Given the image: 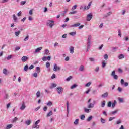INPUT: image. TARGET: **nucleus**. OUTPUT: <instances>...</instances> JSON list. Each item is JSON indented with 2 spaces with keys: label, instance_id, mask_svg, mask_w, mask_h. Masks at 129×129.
Wrapping results in <instances>:
<instances>
[{
  "label": "nucleus",
  "instance_id": "obj_1",
  "mask_svg": "<svg viewBox=\"0 0 129 129\" xmlns=\"http://www.w3.org/2000/svg\"><path fill=\"white\" fill-rule=\"evenodd\" d=\"M95 103H96V102L95 101V100H93V103H90L88 105V108H93V107H94V105H95Z\"/></svg>",
  "mask_w": 129,
  "mask_h": 129
},
{
  "label": "nucleus",
  "instance_id": "obj_2",
  "mask_svg": "<svg viewBox=\"0 0 129 129\" xmlns=\"http://www.w3.org/2000/svg\"><path fill=\"white\" fill-rule=\"evenodd\" d=\"M56 90L59 94H61L63 93V91H64V89H63V88L61 87H59L56 88Z\"/></svg>",
  "mask_w": 129,
  "mask_h": 129
},
{
  "label": "nucleus",
  "instance_id": "obj_3",
  "mask_svg": "<svg viewBox=\"0 0 129 129\" xmlns=\"http://www.w3.org/2000/svg\"><path fill=\"white\" fill-rule=\"evenodd\" d=\"M60 70H61V68L60 67H58L57 64H55L53 68V71L57 72V71H60Z\"/></svg>",
  "mask_w": 129,
  "mask_h": 129
},
{
  "label": "nucleus",
  "instance_id": "obj_4",
  "mask_svg": "<svg viewBox=\"0 0 129 129\" xmlns=\"http://www.w3.org/2000/svg\"><path fill=\"white\" fill-rule=\"evenodd\" d=\"M54 23H55V22L54 21L49 20L47 24H48V25H49L50 28H52L53 26H54Z\"/></svg>",
  "mask_w": 129,
  "mask_h": 129
},
{
  "label": "nucleus",
  "instance_id": "obj_5",
  "mask_svg": "<svg viewBox=\"0 0 129 129\" xmlns=\"http://www.w3.org/2000/svg\"><path fill=\"white\" fill-rule=\"evenodd\" d=\"M92 19V14L90 13L87 15V21H90Z\"/></svg>",
  "mask_w": 129,
  "mask_h": 129
},
{
  "label": "nucleus",
  "instance_id": "obj_6",
  "mask_svg": "<svg viewBox=\"0 0 129 129\" xmlns=\"http://www.w3.org/2000/svg\"><path fill=\"white\" fill-rule=\"evenodd\" d=\"M28 59H29V57L25 56H23L21 58V60L22 61V62H26V61H28Z\"/></svg>",
  "mask_w": 129,
  "mask_h": 129
},
{
  "label": "nucleus",
  "instance_id": "obj_7",
  "mask_svg": "<svg viewBox=\"0 0 129 129\" xmlns=\"http://www.w3.org/2000/svg\"><path fill=\"white\" fill-rule=\"evenodd\" d=\"M26 108V104H25V102H22V106L20 108V109L21 110H24Z\"/></svg>",
  "mask_w": 129,
  "mask_h": 129
},
{
  "label": "nucleus",
  "instance_id": "obj_8",
  "mask_svg": "<svg viewBox=\"0 0 129 129\" xmlns=\"http://www.w3.org/2000/svg\"><path fill=\"white\" fill-rule=\"evenodd\" d=\"M91 39V36L89 35L88 37V48L90 47V39Z\"/></svg>",
  "mask_w": 129,
  "mask_h": 129
},
{
  "label": "nucleus",
  "instance_id": "obj_9",
  "mask_svg": "<svg viewBox=\"0 0 129 129\" xmlns=\"http://www.w3.org/2000/svg\"><path fill=\"white\" fill-rule=\"evenodd\" d=\"M79 26H80V23H78L71 25V27L73 28L74 27H79Z\"/></svg>",
  "mask_w": 129,
  "mask_h": 129
},
{
  "label": "nucleus",
  "instance_id": "obj_10",
  "mask_svg": "<svg viewBox=\"0 0 129 129\" xmlns=\"http://www.w3.org/2000/svg\"><path fill=\"white\" fill-rule=\"evenodd\" d=\"M79 71H81V72L84 71V66H83V65L80 66V67L79 69Z\"/></svg>",
  "mask_w": 129,
  "mask_h": 129
},
{
  "label": "nucleus",
  "instance_id": "obj_11",
  "mask_svg": "<svg viewBox=\"0 0 129 129\" xmlns=\"http://www.w3.org/2000/svg\"><path fill=\"white\" fill-rule=\"evenodd\" d=\"M70 52L71 54H73L74 53V47H71L70 49Z\"/></svg>",
  "mask_w": 129,
  "mask_h": 129
},
{
  "label": "nucleus",
  "instance_id": "obj_12",
  "mask_svg": "<svg viewBox=\"0 0 129 129\" xmlns=\"http://www.w3.org/2000/svg\"><path fill=\"white\" fill-rule=\"evenodd\" d=\"M67 110L68 111V113H69V102L67 101Z\"/></svg>",
  "mask_w": 129,
  "mask_h": 129
},
{
  "label": "nucleus",
  "instance_id": "obj_13",
  "mask_svg": "<svg viewBox=\"0 0 129 129\" xmlns=\"http://www.w3.org/2000/svg\"><path fill=\"white\" fill-rule=\"evenodd\" d=\"M51 115H53V111H50L49 113H47L46 117H49V116H51Z\"/></svg>",
  "mask_w": 129,
  "mask_h": 129
},
{
  "label": "nucleus",
  "instance_id": "obj_14",
  "mask_svg": "<svg viewBox=\"0 0 129 129\" xmlns=\"http://www.w3.org/2000/svg\"><path fill=\"white\" fill-rule=\"evenodd\" d=\"M41 50H42V47H39L37 48L36 50H35V53H39V52H40L41 51Z\"/></svg>",
  "mask_w": 129,
  "mask_h": 129
},
{
  "label": "nucleus",
  "instance_id": "obj_15",
  "mask_svg": "<svg viewBox=\"0 0 129 129\" xmlns=\"http://www.w3.org/2000/svg\"><path fill=\"white\" fill-rule=\"evenodd\" d=\"M118 58L120 60H121V59H124V55L122 54H120V55L118 56Z\"/></svg>",
  "mask_w": 129,
  "mask_h": 129
},
{
  "label": "nucleus",
  "instance_id": "obj_16",
  "mask_svg": "<svg viewBox=\"0 0 129 129\" xmlns=\"http://www.w3.org/2000/svg\"><path fill=\"white\" fill-rule=\"evenodd\" d=\"M13 127V124H8L7 125L6 129H10Z\"/></svg>",
  "mask_w": 129,
  "mask_h": 129
},
{
  "label": "nucleus",
  "instance_id": "obj_17",
  "mask_svg": "<svg viewBox=\"0 0 129 129\" xmlns=\"http://www.w3.org/2000/svg\"><path fill=\"white\" fill-rule=\"evenodd\" d=\"M40 71H41V68H40L39 67H36V72H37L38 74H39Z\"/></svg>",
  "mask_w": 129,
  "mask_h": 129
},
{
  "label": "nucleus",
  "instance_id": "obj_18",
  "mask_svg": "<svg viewBox=\"0 0 129 129\" xmlns=\"http://www.w3.org/2000/svg\"><path fill=\"white\" fill-rule=\"evenodd\" d=\"M25 123L27 125H30V124H31V120L26 121Z\"/></svg>",
  "mask_w": 129,
  "mask_h": 129
},
{
  "label": "nucleus",
  "instance_id": "obj_19",
  "mask_svg": "<svg viewBox=\"0 0 129 129\" xmlns=\"http://www.w3.org/2000/svg\"><path fill=\"white\" fill-rule=\"evenodd\" d=\"M36 96L37 98H39L40 96H41V94L40 93V91H38L36 93Z\"/></svg>",
  "mask_w": 129,
  "mask_h": 129
},
{
  "label": "nucleus",
  "instance_id": "obj_20",
  "mask_svg": "<svg viewBox=\"0 0 129 129\" xmlns=\"http://www.w3.org/2000/svg\"><path fill=\"white\" fill-rule=\"evenodd\" d=\"M79 122V119H77L74 121V124H75L76 125H77V124H78Z\"/></svg>",
  "mask_w": 129,
  "mask_h": 129
},
{
  "label": "nucleus",
  "instance_id": "obj_21",
  "mask_svg": "<svg viewBox=\"0 0 129 129\" xmlns=\"http://www.w3.org/2000/svg\"><path fill=\"white\" fill-rule=\"evenodd\" d=\"M108 96V93H105L104 94L102 95V97H106Z\"/></svg>",
  "mask_w": 129,
  "mask_h": 129
},
{
  "label": "nucleus",
  "instance_id": "obj_22",
  "mask_svg": "<svg viewBox=\"0 0 129 129\" xmlns=\"http://www.w3.org/2000/svg\"><path fill=\"white\" fill-rule=\"evenodd\" d=\"M45 55H50V52L49 51V50L48 49H45Z\"/></svg>",
  "mask_w": 129,
  "mask_h": 129
},
{
  "label": "nucleus",
  "instance_id": "obj_23",
  "mask_svg": "<svg viewBox=\"0 0 129 129\" xmlns=\"http://www.w3.org/2000/svg\"><path fill=\"white\" fill-rule=\"evenodd\" d=\"M70 35H71V36H75V35H76V31L70 32Z\"/></svg>",
  "mask_w": 129,
  "mask_h": 129
},
{
  "label": "nucleus",
  "instance_id": "obj_24",
  "mask_svg": "<svg viewBox=\"0 0 129 129\" xmlns=\"http://www.w3.org/2000/svg\"><path fill=\"white\" fill-rule=\"evenodd\" d=\"M8 72V70L7 69H4L3 70V74H5V75H7Z\"/></svg>",
  "mask_w": 129,
  "mask_h": 129
},
{
  "label": "nucleus",
  "instance_id": "obj_25",
  "mask_svg": "<svg viewBox=\"0 0 129 129\" xmlns=\"http://www.w3.org/2000/svg\"><path fill=\"white\" fill-rule=\"evenodd\" d=\"M21 32L20 31H17L15 32L16 37H19V35H20V33Z\"/></svg>",
  "mask_w": 129,
  "mask_h": 129
},
{
  "label": "nucleus",
  "instance_id": "obj_26",
  "mask_svg": "<svg viewBox=\"0 0 129 129\" xmlns=\"http://www.w3.org/2000/svg\"><path fill=\"white\" fill-rule=\"evenodd\" d=\"M13 20H14L15 22H17V20L18 18H17V17H16V15L15 14L13 15Z\"/></svg>",
  "mask_w": 129,
  "mask_h": 129
},
{
  "label": "nucleus",
  "instance_id": "obj_27",
  "mask_svg": "<svg viewBox=\"0 0 129 129\" xmlns=\"http://www.w3.org/2000/svg\"><path fill=\"white\" fill-rule=\"evenodd\" d=\"M76 87H77V85L74 84L71 87V89H74V88H76Z\"/></svg>",
  "mask_w": 129,
  "mask_h": 129
},
{
  "label": "nucleus",
  "instance_id": "obj_28",
  "mask_svg": "<svg viewBox=\"0 0 129 129\" xmlns=\"http://www.w3.org/2000/svg\"><path fill=\"white\" fill-rule=\"evenodd\" d=\"M28 69H29V67H28V65L26 64V65L24 67V71H28Z\"/></svg>",
  "mask_w": 129,
  "mask_h": 129
},
{
  "label": "nucleus",
  "instance_id": "obj_29",
  "mask_svg": "<svg viewBox=\"0 0 129 129\" xmlns=\"http://www.w3.org/2000/svg\"><path fill=\"white\" fill-rule=\"evenodd\" d=\"M116 103H117L116 101L115 100L114 101V102L112 104V106L113 108H114V107H115V104H116Z\"/></svg>",
  "mask_w": 129,
  "mask_h": 129
},
{
  "label": "nucleus",
  "instance_id": "obj_30",
  "mask_svg": "<svg viewBox=\"0 0 129 129\" xmlns=\"http://www.w3.org/2000/svg\"><path fill=\"white\" fill-rule=\"evenodd\" d=\"M91 85V82H89L88 83H87L85 85L86 87H89V86H90V85Z\"/></svg>",
  "mask_w": 129,
  "mask_h": 129
},
{
  "label": "nucleus",
  "instance_id": "obj_31",
  "mask_svg": "<svg viewBox=\"0 0 129 129\" xmlns=\"http://www.w3.org/2000/svg\"><path fill=\"white\" fill-rule=\"evenodd\" d=\"M84 110H85V112H86L87 113H89V110H90L89 109L85 108Z\"/></svg>",
  "mask_w": 129,
  "mask_h": 129
},
{
  "label": "nucleus",
  "instance_id": "obj_32",
  "mask_svg": "<svg viewBox=\"0 0 129 129\" xmlns=\"http://www.w3.org/2000/svg\"><path fill=\"white\" fill-rule=\"evenodd\" d=\"M76 13H77V11H76L70 12L69 13V15H73V14H76Z\"/></svg>",
  "mask_w": 129,
  "mask_h": 129
},
{
  "label": "nucleus",
  "instance_id": "obj_33",
  "mask_svg": "<svg viewBox=\"0 0 129 129\" xmlns=\"http://www.w3.org/2000/svg\"><path fill=\"white\" fill-rule=\"evenodd\" d=\"M118 36H119V37L121 38V31H120V29H118Z\"/></svg>",
  "mask_w": 129,
  "mask_h": 129
},
{
  "label": "nucleus",
  "instance_id": "obj_34",
  "mask_svg": "<svg viewBox=\"0 0 129 129\" xmlns=\"http://www.w3.org/2000/svg\"><path fill=\"white\" fill-rule=\"evenodd\" d=\"M52 104H53V103H52V102L51 101H49L47 103V105L48 106H51V105H52Z\"/></svg>",
  "mask_w": 129,
  "mask_h": 129
},
{
  "label": "nucleus",
  "instance_id": "obj_35",
  "mask_svg": "<svg viewBox=\"0 0 129 129\" xmlns=\"http://www.w3.org/2000/svg\"><path fill=\"white\" fill-rule=\"evenodd\" d=\"M80 118L82 120H84V118H85V116L84 115H82L80 117Z\"/></svg>",
  "mask_w": 129,
  "mask_h": 129
},
{
  "label": "nucleus",
  "instance_id": "obj_36",
  "mask_svg": "<svg viewBox=\"0 0 129 129\" xmlns=\"http://www.w3.org/2000/svg\"><path fill=\"white\" fill-rule=\"evenodd\" d=\"M104 58L105 60H107L108 59V55L107 54H105L104 55Z\"/></svg>",
  "mask_w": 129,
  "mask_h": 129
},
{
  "label": "nucleus",
  "instance_id": "obj_37",
  "mask_svg": "<svg viewBox=\"0 0 129 129\" xmlns=\"http://www.w3.org/2000/svg\"><path fill=\"white\" fill-rule=\"evenodd\" d=\"M102 107H104L105 106V101H103V102L101 104Z\"/></svg>",
  "mask_w": 129,
  "mask_h": 129
},
{
  "label": "nucleus",
  "instance_id": "obj_38",
  "mask_svg": "<svg viewBox=\"0 0 129 129\" xmlns=\"http://www.w3.org/2000/svg\"><path fill=\"white\" fill-rule=\"evenodd\" d=\"M77 8V5H74L72 8V11H74Z\"/></svg>",
  "mask_w": 129,
  "mask_h": 129
},
{
  "label": "nucleus",
  "instance_id": "obj_39",
  "mask_svg": "<svg viewBox=\"0 0 129 129\" xmlns=\"http://www.w3.org/2000/svg\"><path fill=\"white\" fill-rule=\"evenodd\" d=\"M111 104H112L111 102H110V101L108 102V104H107L108 107H111Z\"/></svg>",
  "mask_w": 129,
  "mask_h": 129
},
{
  "label": "nucleus",
  "instance_id": "obj_40",
  "mask_svg": "<svg viewBox=\"0 0 129 129\" xmlns=\"http://www.w3.org/2000/svg\"><path fill=\"white\" fill-rule=\"evenodd\" d=\"M91 2H90L88 5V6L87 7V10H88L90 8V6H91Z\"/></svg>",
  "mask_w": 129,
  "mask_h": 129
},
{
  "label": "nucleus",
  "instance_id": "obj_41",
  "mask_svg": "<svg viewBox=\"0 0 129 129\" xmlns=\"http://www.w3.org/2000/svg\"><path fill=\"white\" fill-rule=\"evenodd\" d=\"M113 77L114 79H115L116 80L118 79V76H117V75H115L114 76H113Z\"/></svg>",
  "mask_w": 129,
  "mask_h": 129
},
{
  "label": "nucleus",
  "instance_id": "obj_42",
  "mask_svg": "<svg viewBox=\"0 0 129 129\" xmlns=\"http://www.w3.org/2000/svg\"><path fill=\"white\" fill-rule=\"evenodd\" d=\"M106 66V63L103 62L102 63V67L104 68V67H105V66Z\"/></svg>",
  "mask_w": 129,
  "mask_h": 129
},
{
  "label": "nucleus",
  "instance_id": "obj_43",
  "mask_svg": "<svg viewBox=\"0 0 129 129\" xmlns=\"http://www.w3.org/2000/svg\"><path fill=\"white\" fill-rule=\"evenodd\" d=\"M39 123H40V120H38L37 121H36L35 123V125H38Z\"/></svg>",
  "mask_w": 129,
  "mask_h": 129
},
{
  "label": "nucleus",
  "instance_id": "obj_44",
  "mask_svg": "<svg viewBox=\"0 0 129 129\" xmlns=\"http://www.w3.org/2000/svg\"><path fill=\"white\" fill-rule=\"evenodd\" d=\"M121 85H123V84H124V80L123 79H121Z\"/></svg>",
  "mask_w": 129,
  "mask_h": 129
},
{
  "label": "nucleus",
  "instance_id": "obj_45",
  "mask_svg": "<svg viewBox=\"0 0 129 129\" xmlns=\"http://www.w3.org/2000/svg\"><path fill=\"white\" fill-rule=\"evenodd\" d=\"M46 66L47 68H49V67L50 66V62H47L46 63Z\"/></svg>",
  "mask_w": 129,
  "mask_h": 129
},
{
  "label": "nucleus",
  "instance_id": "obj_46",
  "mask_svg": "<svg viewBox=\"0 0 129 129\" xmlns=\"http://www.w3.org/2000/svg\"><path fill=\"white\" fill-rule=\"evenodd\" d=\"M39 128V127L37 125H35V126H32V128H37V129H38Z\"/></svg>",
  "mask_w": 129,
  "mask_h": 129
},
{
  "label": "nucleus",
  "instance_id": "obj_47",
  "mask_svg": "<svg viewBox=\"0 0 129 129\" xmlns=\"http://www.w3.org/2000/svg\"><path fill=\"white\" fill-rule=\"evenodd\" d=\"M91 119H92V116H90L87 119V121H90V120H91Z\"/></svg>",
  "mask_w": 129,
  "mask_h": 129
},
{
  "label": "nucleus",
  "instance_id": "obj_48",
  "mask_svg": "<svg viewBox=\"0 0 129 129\" xmlns=\"http://www.w3.org/2000/svg\"><path fill=\"white\" fill-rule=\"evenodd\" d=\"M71 78H72V76H70L69 77H68L66 79L67 81H70V79H71Z\"/></svg>",
  "mask_w": 129,
  "mask_h": 129
},
{
  "label": "nucleus",
  "instance_id": "obj_49",
  "mask_svg": "<svg viewBox=\"0 0 129 129\" xmlns=\"http://www.w3.org/2000/svg\"><path fill=\"white\" fill-rule=\"evenodd\" d=\"M66 11H63L62 14H61V16H62V17H64L65 16V14H66Z\"/></svg>",
  "mask_w": 129,
  "mask_h": 129
},
{
  "label": "nucleus",
  "instance_id": "obj_50",
  "mask_svg": "<svg viewBox=\"0 0 129 129\" xmlns=\"http://www.w3.org/2000/svg\"><path fill=\"white\" fill-rule=\"evenodd\" d=\"M29 40V36L27 35L26 38L24 39V41H28Z\"/></svg>",
  "mask_w": 129,
  "mask_h": 129
},
{
  "label": "nucleus",
  "instance_id": "obj_51",
  "mask_svg": "<svg viewBox=\"0 0 129 129\" xmlns=\"http://www.w3.org/2000/svg\"><path fill=\"white\" fill-rule=\"evenodd\" d=\"M20 49H21V47L17 46L15 48V51H19V50H20Z\"/></svg>",
  "mask_w": 129,
  "mask_h": 129
},
{
  "label": "nucleus",
  "instance_id": "obj_52",
  "mask_svg": "<svg viewBox=\"0 0 129 129\" xmlns=\"http://www.w3.org/2000/svg\"><path fill=\"white\" fill-rule=\"evenodd\" d=\"M33 76H34V77H38V74L37 73H34V74H33Z\"/></svg>",
  "mask_w": 129,
  "mask_h": 129
},
{
  "label": "nucleus",
  "instance_id": "obj_53",
  "mask_svg": "<svg viewBox=\"0 0 129 129\" xmlns=\"http://www.w3.org/2000/svg\"><path fill=\"white\" fill-rule=\"evenodd\" d=\"M51 78L52 79H54V78H56V75L55 74H53L51 76Z\"/></svg>",
  "mask_w": 129,
  "mask_h": 129
},
{
  "label": "nucleus",
  "instance_id": "obj_54",
  "mask_svg": "<svg viewBox=\"0 0 129 129\" xmlns=\"http://www.w3.org/2000/svg\"><path fill=\"white\" fill-rule=\"evenodd\" d=\"M101 121L102 123H105V120L103 119V118H101Z\"/></svg>",
  "mask_w": 129,
  "mask_h": 129
},
{
  "label": "nucleus",
  "instance_id": "obj_55",
  "mask_svg": "<svg viewBox=\"0 0 129 129\" xmlns=\"http://www.w3.org/2000/svg\"><path fill=\"white\" fill-rule=\"evenodd\" d=\"M121 123V120H119L116 122V124H120Z\"/></svg>",
  "mask_w": 129,
  "mask_h": 129
},
{
  "label": "nucleus",
  "instance_id": "obj_56",
  "mask_svg": "<svg viewBox=\"0 0 129 129\" xmlns=\"http://www.w3.org/2000/svg\"><path fill=\"white\" fill-rule=\"evenodd\" d=\"M17 120H18V118H17V117H15L13 119V122H16Z\"/></svg>",
  "mask_w": 129,
  "mask_h": 129
},
{
  "label": "nucleus",
  "instance_id": "obj_57",
  "mask_svg": "<svg viewBox=\"0 0 129 129\" xmlns=\"http://www.w3.org/2000/svg\"><path fill=\"white\" fill-rule=\"evenodd\" d=\"M111 15V13L110 12L107 13V15H105L104 17H108V16H110Z\"/></svg>",
  "mask_w": 129,
  "mask_h": 129
},
{
  "label": "nucleus",
  "instance_id": "obj_58",
  "mask_svg": "<svg viewBox=\"0 0 129 129\" xmlns=\"http://www.w3.org/2000/svg\"><path fill=\"white\" fill-rule=\"evenodd\" d=\"M29 15H33V9L30 10L29 11Z\"/></svg>",
  "mask_w": 129,
  "mask_h": 129
},
{
  "label": "nucleus",
  "instance_id": "obj_59",
  "mask_svg": "<svg viewBox=\"0 0 129 129\" xmlns=\"http://www.w3.org/2000/svg\"><path fill=\"white\" fill-rule=\"evenodd\" d=\"M46 60H47V61H50V60H51V56H48L46 58Z\"/></svg>",
  "mask_w": 129,
  "mask_h": 129
},
{
  "label": "nucleus",
  "instance_id": "obj_60",
  "mask_svg": "<svg viewBox=\"0 0 129 129\" xmlns=\"http://www.w3.org/2000/svg\"><path fill=\"white\" fill-rule=\"evenodd\" d=\"M25 4H26V1H22L21 2V5L22 6H24V5H25Z\"/></svg>",
  "mask_w": 129,
  "mask_h": 129
},
{
  "label": "nucleus",
  "instance_id": "obj_61",
  "mask_svg": "<svg viewBox=\"0 0 129 129\" xmlns=\"http://www.w3.org/2000/svg\"><path fill=\"white\" fill-rule=\"evenodd\" d=\"M42 60L43 61H47V57L46 56H44L42 57Z\"/></svg>",
  "mask_w": 129,
  "mask_h": 129
},
{
  "label": "nucleus",
  "instance_id": "obj_62",
  "mask_svg": "<svg viewBox=\"0 0 129 129\" xmlns=\"http://www.w3.org/2000/svg\"><path fill=\"white\" fill-rule=\"evenodd\" d=\"M118 90L119 91V92H121V91H122V89L120 87H118Z\"/></svg>",
  "mask_w": 129,
  "mask_h": 129
},
{
  "label": "nucleus",
  "instance_id": "obj_63",
  "mask_svg": "<svg viewBox=\"0 0 129 129\" xmlns=\"http://www.w3.org/2000/svg\"><path fill=\"white\" fill-rule=\"evenodd\" d=\"M34 68V66L33 65H31L29 67V69L31 70V69H33Z\"/></svg>",
  "mask_w": 129,
  "mask_h": 129
},
{
  "label": "nucleus",
  "instance_id": "obj_64",
  "mask_svg": "<svg viewBox=\"0 0 129 129\" xmlns=\"http://www.w3.org/2000/svg\"><path fill=\"white\" fill-rule=\"evenodd\" d=\"M10 59H12V55H9L7 57V60H10Z\"/></svg>",
  "mask_w": 129,
  "mask_h": 129
}]
</instances>
